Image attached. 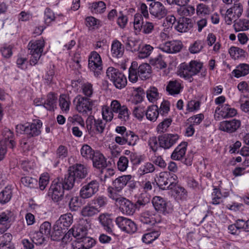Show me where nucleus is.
<instances>
[{"label": "nucleus", "instance_id": "1", "mask_svg": "<svg viewBox=\"0 0 249 249\" xmlns=\"http://www.w3.org/2000/svg\"><path fill=\"white\" fill-rule=\"evenodd\" d=\"M177 134L165 133L158 137H152L148 141V144L151 150L156 153L159 148L164 150L169 149L175 145L179 139Z\"/></svg>", "mask_w": 249, "mask_h": 249}, {"label": "nucleus", "instance_id": "2", "mask_svg": "<svg viewBox=\"0 0 249 249\" xmlns=\"http://www.w3.org/2000/svg\"><path fill=\"white\" fill-rule=\"evenodd\" d=\"M45 45V42L42 38L32 39L29 41L27 48L28 53L31 55L29 60L31 66H35L37 64L42 55Z\"/></svg>", "mask_w": 249, "mask_h": 249}, {"label": "nucleus", "instance_id": "3", "mask_svg": "<svg viewBox=\"0 0 249 249\" xmlns=\"http://www.w3.org/2000/svg\"><path fill=\"white\" fill-rule=\"evenodd\" d=\"M42 122L38 119L34 120L32 123L25 124H18L16 125V131L20 134H24L28 138L35 137L41 134Z\"/></svg>", "mask_w": 249, "mask_h": 249}, {"label": "nucleus", "instance_id": "4", "mask_svg": "<svg viewBox=\"0 0 249 249\" xmlns=\"http://www.w3.org/2000/svg\"><path fill=\"white\" fill-rule=\"evenodd\" d=\"M202 67V63L195 60H192L189 63H182L178 68V75L191 82V79L200 72Z\"/></svg>", "mask_w": 249, "mask_h": 249}, {"label": "nucleus", "instance_id": "5", "mask_svg": "<svg viewBox=\"0 0 249 249\" xmlns=\"http://www.w3.org/2000/svg\"><path fill=\"white\" fill-rule=\"evenodd\" d=\"M107 76L118 89H122L127 85V79L119 69L113 67H108L106 71Z\"/></svg>", "mask_w": 249, "mask_h": 249}, {"label": "nucleus", "instance_id": "6", "mask_svg": "<svg viewBox=\"0 0 249 249\" xmlns=\"http://www.w3.org/2000/svg\"><path fill=\"white\" fill-rule=\"evenodd\" d=\"M73 102L75 106V109L79 113L85 116L91 114L93 104L89 98L78 95Z\"/></svg>", "mask_w": 249, "mask_h": 249}, {"label": "nucleus", "instance_id": "7", "mask_svg": "<svg viewBox=\"0 0 249 249\" xmlns=\"http://www.w3.org/2000/svg\"><path fill=\"white\" fill-rule=\"evenodd\" d=\"M110 107L114 112V120L119 119L124 124L129 120L130 112L126 106H122L119 101L113 100L111 103Z\"/></svg>", "mask_w": 249, "mask_h": 249}, {"label": "nucleus", "instance_id": "8", "mask_svg": "<svg viewBox=\"0 0 249 249\" xmlns=\"http://www.w3.org/2000/svg\"><path fill=\"white\" fill-rule=\"evenodd\" d=\"M152 203L155 211L159 213L166 215L173 211V207L170 201L161 196H154Z\"/></svg>", "mask_w": 249, "mask_h": 249}, {"label": "nucleus", "instance_id": "9", "mask_svg": "<svg viewBox=\"0 0 249 249\" xmlns=\"http://www.w3.org/2000/svg\"><path fill=\"white\" fill-rule=\"evenodd\" d=\"M64 190V188L59 182V179L56 178L52 181L48 190V195L54 203L59 205L60 201L65 197Z\"/></svg>", "mask_w": 249, "mask_h": 249}, {"label": "nucleus", "instance_id": "10", "mask_svg": "<svg viewBox=\"0 0 249 249\" xmlns=\"http://www.w3.org/2000/svg\"><path fill=\"white\" fill-rule=\"evenodd\" d=\"M115 221L120 230L127 233L133 234L137 230V226L135 223L128 218L118 216Z\"/></svg>", "mask_w": 249, "mask_h": 249}, {"label": "nucleus", "instance_id": "11", "mask_svg": "<svg viewBox=\"0 0 249 249\" xmlns=\"http://www.w3.org/2000/svg\"><path fill=\"white\" fill-rule=\"evenodd\" d=\"M15 220L13 212L5 210L0 213V233H3L12 225Z\"/></svg>", "mask_w": 249, "mask_h": 249}, {"label": "nucleus", "instance_id": "12", "mask_svg": "<svg viewBox=\"0 0 249 249\" xmlns=\"http://www.w3.org/2000/svg\"><path fill=\"white\" fill-rule=\"evenodd\" d=\"M243 11V6L240 3H234L233 7L226 12L224 17L226 23L228 25L231 24L232 21L236 20L241 16Z\"/></svg>", "mask_w": 249, "mask_h": 249}, {"label": "nucleus", "instance_id": "13", "mask_svg": "<svg viewBox=\"0 0 249 249\" xmlns=\"http://www.w3.org/2000/svg\"><path fill=\"white\" fill-rule=\"evenodd\" d=\"M99 183L96 180H92L84 185L80 190V196L84 199L91 197L98 191Z\"/></svg>", "mask_w": 249, "mask_h": 249}, {"label": "nucleus", "instance_id": "14", "mask_svg": "<svg viewBox=\"0 0 249 249\" xmlns=\"http://www.w3.org/2000/svg\"><path fill=\"white\" fill-rule=\"evenodd\" d=\"M89 68L94 72L95 75H98L102 69V61L99 54L92 51L89 56Z\"/></svg>", "mask_w": 249, "mask_h": 249}, {"label": "nucleus", "instance_id": "15", "mask_svg": "<svg viewBox=\"0 0 249 249\" xmlns=\"http://www.w3.org/2000/svg\"><path fill=\"white\" fill-rule=\"evenodd\" d=\"M149 6V13L155 18L161 19L167 16L168 10L161 2L150 3Z\"/></svg>", "mask_w": 249, "mask_h": 249}, {"label": "nucleus", "instance_id": "16", "mask_svg": "<svg viewBox=\"0 0 249 249\" xmlns=\"http://www.w3.org/2000/svg\"><path fill=\"white\" fill-rule=\"evenodd\" d=\"M119 206L120 211L126 215H132L138 209L137 204L129 200L128 199L124 197L119 200Z\"/></svg>", "mask_w": 249, "mask_h": 249}, {"label": "nucleus", "instance_id": "17", "mask_svg": "<svg viewBox=\"0 0 249 249\" xmlns=\"http://www.w3.org/2000/svg\"><path fill=\"white\" fill-rule=\"evenodd\" d=\"M241 125V122L240 120L232 119L220 122L219 128L222 131L231 134L236 132Z\"/></svg>", "mask_w": 249, "mask_h": 249}, {"label": "nucleus", "instance_id": "18", "mask_svg": "<svg viewBox=\"0 0 249 249\" xmlns=\"http://www.w3.org/2000/svg\"><path fill=\"white\" fill-rule=\"evenodd\" d=\"M68 173L71 174L77 182H79L81 179L86 178L88 171L84 165L77 163L69 167Z\"/></svg>", "mask_w": 249, "mask_h": 249}, {"label": "nucleus", "instance_id": "19", "mask_svg": "<svg viewBox=\"0 0 249 249\" xmlns=\"http://www.w3.org/2000/svg\"><path fill=\"white\" fill-rule=\"evenodd\" d=\"M90 160H92L93 167L99 170L101 173H103L104 170L107 167V159L104 155L96 150Z\"/></svg>", "mask_w": 249, "mask_h": 249}, {"label": "nucleus", "instance_id": "20", "mask_svg": "<svg viewBox=\"0 0 249 249\" xmlns=\"http://www.w3.org/2000/svg\"><path fill=\"white\" fill-rule=\"evenodd\" d=\"M183 45L180 41L173 40L165 42L160 47L163 52L169 53H174L179 52L182 49Z\"/></svg>", "mask_w": 249, "mask_h": 249}, {"label": "nucleus", "instance_id": "21", "mask_svg": "<svg viewBox=\"0 0 249 249\" xmlns=\"http://www.w3.org/2000/svg\"><path fill=\"white\" fill-rule=\"evenodd\" d=\"M219 112L218 114L220 115L223 118H231L235 116L237 113V110L231 107L229 104L223 105L221 107H216L215 112Z\"/></svg>", "mask_w": 249, "mask_h": 249}, {"label": "nucleus", "instance_id": "22", "mask_svg": "<svg viewBox=\"0 0 249 249\" xmlns=\"http://www.w3.org/2000/svg\"><path fill=\"white\" fill-rule=\"evenodd\" d=\"M99 218L104 230L111 235H115L113 231L114 225L112 219L110 217V215L108 214H101Z\"/></svg>", "mask_w": 249, "mask_h": 249}, {"label": "nucleus", "instance_id": "23", "mask_svg": "<svg viewBox=\"0 0 249 249\" xmlns=\"http://www.w3.org/2000/svg\"><path fill=\"white\" fill-rule=\"evenodd\" d=\"M64 199L66 203H68L70 210L72 212L77 211L81 206V202L79 197L71 194L66 195Z\"/></svg>", "mask_w": 249, "mask_h": 249}, {"label": "nucleus", "instance_id": "24", "mask_svg": "<svg viewBox=\"0 0 249 249\" xmlns=\"http://www.w3.org/2000/svg\"><path fill=\"white\" fill-rule=\"evenodd\" d=\"M131 179H132V176L130 175L119 176L112 181L113 188H115L118 192H121Z\"/></svg>", "mask_w": 249, "mask_h": 249}, {"label": "nucleus", "instance_id": "25", "mask_svg": "<svg viewBox=\"0 0 249 249\" xmlns=\"http://www.w3.org/2000/svg\"><path fill=\"white\" fill-rule=\"evenodd\" d=\"M192 27V19L183 17L179 18L177 24L175 26V28L179 32L185 33L188 31Z\"/></svg>", "mask_w": 249, "mask_h": 249}, {"label": "nucleus", "instance_id": "26", "mask_svg": "<svg viewBox=\"0 0 249 249\" xmlns=\"http://www.w3.org/2000/svg\"><path fill=\"white\" fill-rule=\"evenodd\" d=\"M188 143L186 142H181L174 150L171 154L172 160H180L184 159L186 153Z\"/></svg>", "mask_w": 249, "mask_h": 249}, {"label": "nucleus", "instance_id": "27", "mask_svg": "<svg viewBox=\"0 0 249 249\" xmlns=\"http://www.w3.org/2000/svg\"><path fill=\"white\" fill-rule=\"evenodd\" d=\"M182 89L180 80H170L166 87V90L169 94L175 95L178 94Z\"/></svg>", "mask_w": 249, "mask_h": 249}, {"label": "nucleus", "instance_id": "28", "mask_svg": "<svg viewBox=\"0 0 249 249\" xmlns=\"http://www.w3.org/2000/svg\"><path fill=\"white\" fill-rule=\"evenodd\" d=\"M57 179H59V182L60 183L61 186L64 188L65 190H71L74 185V183L76 181L75 178H74L71 174H70L68 172L67 174H66L64 178H57Z\"/></svg>", "mask_w": 249, "mask_h": 249}, {"label": "nucleus", "instance_id": "29", "mask_svg": "<svg viewBox=\"0 0 249 249\" xmlns=\"http://www.w3.org/2000/svg\"><path fill=\"white\" fill-rule=\"evenodd\" d=\"M124 52V46L119 41L115 39L112 41L111 47V53L113 57L117 58L122 57Z\"/></svg>", "mask_w": 249, "mask_h": 249}, {"label": "nucleus", "instance_id": "30", "mask_svg": "<svg viewBox=\"0 0 249 249\" xmlns=\"http://www.w3.org/2000/svg\"><path fill=\"white\" fill-rule=\"evenodd\" d=\"M68 236L72 234L77 240H81L82 238L87 236L88 230L86 227L81 225L74 227L68 231Z\"/></svg>", "mask_w": 249, "mask_h": 249}, {"label": "nucleus", "instance_id": "31", "mask_svg": "<svg viewBox=\"0 0 249 249\" xmlns=\"http://www.w3.org/2000/svg\"><path fill=\"white\" fill-rule=\"evenodd\" d=\"M87 127L89 130L91 132L94 131L96 134H102L105 130L106 123L100 119H94L93 126L90 124H87Z\"/></svg>", "mask_w": 249, "mask_h": 249}, {"label": "nucleus", "instance_id": "32", "mask_svg": "<svg viewBox=\"0 0 249 249\" xmlns=\"http://www.w3.org/2000/svg\"><path fill=\"white\" fill-rule=\"evenodd\" d=\"M72 222L73 215L71 213H67L61 215L59 218L55 222L57 225H59L62 228L65 229L67 231Z\"/></svg>", "mask_w": 249, "mask_h": 249}, {"label": "nucleus", "instance_id": "33", "mask_svg": "<svg viewBox=\"0 0 249 249\" xmlns=\"http://www.w3.org/2000/svg\"><path fill=\"white\" fill-rule=\"evenodd\" d=\"M160 231L152 230L142 235V240L145 244H150L156 240L160 236Z\"/></svg>", "mask_w": 249, "mask_h": 249}, {"label": "nucleus", "instance_id": "34", "mask_svg": "<svg viewBox=\"0 0 249 249\" xmlns=\"http://www.w3.org/2000/svg\"><path fill=\"white\" fill-rule=\"evenodd\" d=\"M106 3L103 1H94L90 4L89 9L93 14H101L106 10Z\"/></svg>", "mask_w": 249, "mask_h": 249}, {"label": "nucleus", "instance_id": "35", "mask_svg": "<svg viewBox=\"0 0 249 249\" xmlns=\"http://www.w3.org/2000/svg\"><path fill=\"white\" fill-rule=\"evenodd\" d=\"M67 231L65 229L62 228L55 223L53 227V231L50 235L52 239L54 241L61 240L64 237Z\"/></svg>", "mask_w": 249, "mask_h": 249}, {"label": "nucleus", "instance_id": "36", "mask_svg": "<svg viewBox=\"0 0 249 249\" xmlns=\"http://www.w3.org/2000/svg\"><path fill=\"white\" fill-rule=\"evenodd\" d=\"M137 71L139 77L142 80H145L150 76L151 66L147 63H143L139 66Z\"/></svg>", "mask_w": 249, "mask_h": 249}, {"label": "nucleus", "instance_id": "37", "mask_svg": "<svg viewBox=\"0 0 249 249\" xmlns=\"http://www.w3.org/2000/svg\"><path fill=\"white\" fill-rule=\"evenodd\" d=\"M231 73L236 78L247 75L249 73V65L246 63H241L236 66V69Z\"/></svg>", "mask_w": 249, "mask_h": 249}, {"label": "nucleus", "instance_id": "38", "mask_svg": "<svg viewBox=\"0 0 249 249\" xmlns=\"http://www.w3.org/2000/svg\"><path fill=\"white\" fill-rule=\"evenodd\" d=\"M159 115V107L157 105H151L149 106L145 112L146 118L152 122H155L157 120Z\"/></svg>", "mask_w": 249, "mask_h": 249}, {"label": "nucleus", "instance_id": "39", "mask_svg": "<svg viewBox=\"0 0 249 249\" xmlns=\"http://www.w3.org/2000/svg\"><path fill=\"white\" fill-rule=\"evenodd\" d=\"M13 196L11 186H7L0 192V203L5 204L10 201Z\"/></svg>", "mask_w": 249, "mask_h": 249}, {"label": "nucleus", "instance_id": "40", "mask_svg": "<svg viewBox=\"0 0 249 249\" xmlns=\"http://www.w3.org/2000/svg\"><path fill=\"white\" fill-rule=\"evenodd\" d=\"M68 156V150L66 146L61 145L56 150V158L54 166L56 167L60 163L61 160H64Z\"/></svg>", "mask_w": 249, "mask_h": 249}, {"label": "nucleus", "instance_id": "41", "mask_svg": "<svg viewBox=\"0 0 249 249\" xmlns=\"http://www.w3.org/2000/svg\"><path fill=\"white\" fill-rule=\"evenodd\" d=\"M57 98L52 92L49 93L47 96V99L42 103L43 106L47 110L51 111L55 107Z\"/></svg>", "mask_w": 249, "mask_h": 249}, {"label": "nucleus", "instance_id": "42", "mask_svg": "<svg viewBox=\"0 0 249 249\" xmlns=\"http://www.w3.org/2000/svg\"><path fill=\"white\" fill-rule=\"evenodd\" d=\"M229 53L231 57L234 59L245 58L247 53L243 49L237 47L232 46L229 50Z\"/></svg>", "mask_w": 249, "mask_h": 249}, {"label": "nucleus", "instance_id": "43", "mask_svg": "<svg viewBox=\"0 0 249 249\" xmlns=\"http://www.w3.org/2000/svg\"><path fill=\"white\" fill-rule=\"evenodd\" d=\"M99 212L97 208L88 204L83 207L81 211V214L84 217H92Z\"/></svg>", "mask_w": 249, "mask_h": 249}, {"label": "nucleus", "instance_id": "44", "mask_svg": "<svg viewBox=\"0 0 249 249\" xmlns=\"http://www.w3.org/2000/svg\"><path fill=\"white\" fill-rule=\"evenodd\" d=\"M102 114L103 119L106 122H110L114 119V112H113L112 108L110 106H103L102 108Z\"/></svg>", "mask_w": 249, "mask_h": 249}, {"label": "nucleus", "instance_id": "45", "mask_svg": "<svg viewBox=\"0 0 249 249\" xmlns=\"http://www.w3.org/2000/svg\"><path fill=\"white\" fill-rule=\"evenodd\" d=\"M30 235L31 240L36 245H42L46 241L45 235H44L40 231L31 232Z\"/></svg>", "mask_w": 249, "mask_h": 249}, {"label": "nucleus", "instance_id": "46", "mask_svg": "<svg viewBox=\"0 0 249 249\" xmlns=\"http://www.w3.org/2000/svg\"><path fill=\"white\" fill-rule=\"evenodd\" d=\"M167 172H162L160 173L158 180L156 181L157 185L160 189L163 190H167Z\"/></svg>", "mask_w": 249, "mask_h": 249}, {"label": "nucleus", "instance_id": "47", "mask_svg": "<svg viewBox=\"0 0 249 249\" xmlns=\"http://www.w3.org/2000/svg\"><path fill=\"white\" fill-rule=\"evenodd\" d=\"M71 101L68 95L62 94L59 97V106L63 111L67 112L70 110Z\"/></svg>", "mask_w": 249, "mask_h": 249}, {"label": "nucleus", "instance_id": "48", "mask_svg": "<svg viewBox=\"0 0 249 249\" xmlns=\"http://www.w3.org/2000/svg\"><path fill=\"white\" fill-rule=\"evenodd\" d=\"M96 150H93L88 144L83 145L80 150L81 156L86 160H91Z\"/></svg>", "mask_w": 249, "mask_h": 249}, {"label": "nucleus", "instance_id": "49", "mask_svg": "<svg viewBox=\"0 0 249 249\" xmlns=\"http://www.w3.org/2000/svg\"><path fill=\"white\" fill-rule=\"evenodd\" d=\"M149 63L159 69H162L166 67L167 65L163 60L162 55L159 54L155 58H150Z\"/></svg>", "mask_w": 249, "mask_h": 249}, {"label": "nucleus", "instance_id": "50", "mask_svg": "<svg viewBox=\"0 0 249 249\" xmlns=\"http://www.w3.org/2000/svg\"><path fill=\"white\" fill-rule=\"evenodd\" d=\"M156 170V167L153 163L147 162L141 166L138 172L141 175H144L148 173H152Z\"/></svg>", "mask_w": 249, "mask_h": 249}, {"label": "nucleus", "instance_id": "51", "mask_svg": "<svg viewBox=\"0 0 249 249\" xmlns=\"http://www.w3.org/2000/svg\"><path fill=\"white\" fill-rule=\"evenodd\" d=\"M125 44L127 50L131 52H136L139 50V41L136 39L132 37L128 38Z\"/></svg>", "mask_w": 249, "mask_h": 249}, {"label": "nucleus", "instance_id": "52", "mask_svg": "<svg viewBox=\"0 0 249 249\" xmlns=\"http://www.w3.org/2000/svg\"><path fill=\"white\" fill-rule=\"evenodd\" d=\"M195 8L191 5H184L178 9V12L181 16H191L195 13Z\"/></svg>", "mask_w": 249, "mask_h": 249}, {"label": "nucleus", "instance_id": "53", "mask_svg": "<svg viewBox=\"0 0 249 249\" xmlns=\"http://www.w3.org/2000/svg\"><path fill=\"white\" fill-rule=\"evenodd\" d=\"M140 220L141 222L145 224L153 225L156 222L155 218L148 211L142 213Z\"/></svg>", "mask_w": 249, "mask_h": 249}, {"label": "nucleus", "instance_id": "54", "mask_svg": "<svg viewBox=\"0 0 249 249\" xmlns=\"http://www.w3.org/2000/svg\"><path fill=\"white\" fill-rule=\"evenodd\" d=\"M159 92L157 88L150 87L146 91V96L149 101L154 103L159 97Z\"/></svg>", "mask_w": 249, "mask_h": 249}, {"label": "nucleus", "instance_id": "55", "mask_svg": "<svg viewBox=\"0 0 249 249\" xmlns=\"http://www.w3.org/2000/svg\"><path fill=\"white\" fill-rule=\"evenodd\" d=\"M20 181L24 186L30 188H36L37 185V179L29 176L22 177L20 179Z\"/></svg>", "mask_w": 249, "mask_h": 249}, {"label": "nucleus", "instance_id": "56", "mask_svg": "<svg viewBox=\"0 0 249 249\" xmlns=\"http://www.w3.org/2000/svg\"><path fill=\"white\" fill-rule=\"evenodd\" d=\"M139 140V136L133 131L128 130V135L124 142V145L127 144L130 146H134Z\"/></svg>", "mask_w": 249, "mask_h": 249}, {"label": "nucleus", "instance_id": "57", "mask_svg": "<svg viewBox=\"0 0 249 249\" xmlns=\"http://www.w3.org/2000/svg\"><path fill=\"white\" fill-rule=\"evenodd\" d=\"M172 120L171 118H166L160 123L157 127L158 133H163L166 132L167 128L171 124Z\"/></svg>", "mask_w": 249, "mask_h": 249}, {"label": "nucleus", "instance_id": "58", "mask_svg": "<svg viewBox=\"0 0 249 249\" xmlns=\"http://www.w3.org/2000/svg\"><path fill=\"white\" fill-rule=\"evenodd\" d=\"M107 193L108 196L115 200L117 203V205L119 203V200L121 198H124V197L121 196L118 194V191H116L115 188H113V186H109L107 189Z\"/></svg>", "mask_w": 249, "mask_h": 249}, {"label": "nucleus", "instance_id": "59", "mask_svg": "<svg viewBox=\"0 0 249 249\" xmlns=\"http://www.w3.org/2000/svg\"><path fill=\"white\" fill-rule=\"evenodd\" d=\"M212 196L213 197L212 203L213 204L218 205L222 202L221 190L219 188L214 187Z\"/></svg>", "mask_w": 249, "mask_h": 249}, {"label": "nucleus", "instance_id": "60", "mask_svg": "<svg viewBox=\"0 0 249 249\" xmlns=\"http://www.w3.org/2000/svg\"><path fill=\"white\" fill-rule=\"evenodd\" d=\"M154 48L150 45L145 44L139 51L138 56L140 58H145L150 55Z\"/></svg>", "mask_w": 249, "mask_h": 249}, {"label": "nucleus", "instance_id": "61", "mask_svg": "<svg viewBox=\"0 0 249 249\" xmlns=\"http://www.w3.org/2000/svg\"><path fill=\"white\" fill-rule=\"evenodd\" d=\"M150 201V196L147 193H142L140 195L136 203L137 204L138 209H139L141 207H143L146 204L149 203Z\"/></svg>", "mask_w": 249, "mask_h": 249}, {"label": "nucleus", "instance_id": "62", "mask_svg": "<svg viewBox=\"0 0 249 249\" xmlns=\"http://www.w3.org/2000/svg\"><path fill=\"white\" fill-rule=\"evenodd\" d=\"M131 163L134 166H138L140 165L144 160V156L143 155H138L136 153H131L129 156Z\"/></svg>", "mask_w": 249, "mask_h": 249}, {"label": "nucleus", "instance_id": "63", "mask_svg": "<svg viewBox=\"0 0 249 249\" xmlns=\"http://www.w3.org/2000/svg\"><path fill=\"white\" fill-rule=\"evenodd\" d=\"M203 48V41L200 40H197L190 45L189 51L191 53H199Z\"/></svg>", "mask_w": 249, "mask_h": 249}, {"label": "nucleus", "instance_id": "64", "mask_svg": "<svg viewBox=\"0 0 249 249\" xmlns=\"http://www.w3.org/2000/svg\"><path fill=\"white\" fill-rule=\"evenodd\" d=\"M128 159L124 156H121L117 162V167L119 171H125L128 166Z\"/></svg>", "mask_w": 249, "mask_h": 249}]
</instances>
